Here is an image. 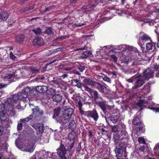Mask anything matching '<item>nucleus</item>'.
Instances as JSON below:
<instances>
[{
  "instance_id": "nucleus-1",
  "label": "nucleus",
  "mask_w": 159,
  "mask_h": 159,
  "mask_svg": "<svg viewBox=\"0 0 159 159\" xmlns=\"http://www.w3.org/2000/svg\"><path fill=\"white\" fill-rule=\"evenodd\" d=\"M117 48L118 49L123 51H130V54H129V56L131 58L133 57V59L135 58L136 57H137V55H139L138 50L132 46L122 44L118 46Z\"/></svg>"
},
{
  "instance_id": "nucleus-2",
  "label": "nucleus",
  "mask_w": 159,
  "mask_h": 159,
  "mask_svg": "<svg viewBox=\"0 0 159 159\" xmlns=\"http://www.w3.org/2000/svg\"><path fill=\"white\" fill-rule=\"evenodd\" d=\"M73 110L71 109H68L63 113L62 115L60 116L58 119V121L61 124L65 125L70 121L73 113Z\"/></svg>"
},
{
  "instance_id": "nucleus-3",
  "label": "nucleus",
  "mask_w": 159,
  "mask_h": 159,
  "mask_svg": "<svg viewBox=\"0 0 159 159\" xmlns=\"http://www.w3.org/2000/svg\"><path fill=\"white\" fill-rule=\"evenodd\" d=\"M134 85L132 87V90L136 89L139 87H141L144 83L145 80L143 76L141 75H135Z\"/></svg>"
},
{
  "instance_id": "nucleus-4",
  "label": "nucleus",
  "mask_w": 159,
  "mask_h": 159,
  "mask_svg": "<svg viewBox=\"0 0 159 159\" xmlns=\"http://www.w3.org/2000/svg\"><path fill=\"white\" fill-rule=\"evenodd\" d=\"M57 150L59 159H67L65 156L67 150L64 146L62 144L61 140V145Z\"/></svg>"
},
{
  "instance_id": "nucleus-5",
  "label": "nucleus",
  "mask_w": 159,
  "mask_h": 159,
  "mask_svg": "<svg viewBox=\"0 0 159 159\" xmlns=\"http://www.w3.org/2000/svg\"><path fill=\"white\" fill-rule=\"evenodd\" d=\"M151 41L150 37L147 34L143 32H141L139 34V40L138 43L139 45H142L144 42Z\"/></svg>"
},
{
  "instance_id": "nucleus-6",
  "label": "nucleus",
  "mask_w": 159,
  "mask_h": 159,
  "mask_svg": "<svg viewBox=\"0 0 159 159\" xmlns=\"http://www.w3.org/2000/svg\"><path fill=\"white\" fill-rule=\"evenodd\" d=\"M32 126L36 130L38 135H41L44 131V126L42 123H34Z\"/></svg>"
},
{
  "instance_id": "nucleus-7",
  "label": "nucleus",
  "mask_w": 159,
  "mask_h": 159,
  "mask_svg": "<svg viewBox=\"0 0 159 159\" xmlns=\"http://www.w3.org/2000/svg\"><path fill=\"white\" fill-rule=\"evenodd\" d=\"M24 149L27 152H32L35 149L34 144L30 140H27Z\"/></svg>"
},
{
  "instance_id": "nucleus-8",
  "label": "nucleus",
  "mask_w": 159,
  "mask_h": 159,
  "mask_svg": "<svg viewBox=\"0 0 159 159\" xmlns=\"http://www.w3.org/2000/svg\"><path fill=\"white\" fill-rule=\"evenodd\" d=\"M154 75L153 71L150 69L148 68L143 72V78L145 80H148L150 78H152Z\"/></svg>"
},
{
  "instance_id": "nucleus-9",
  "label": "nucleus",
  "mask_w": 159,
  "mask_h": 159,
  "mask_svg": "<svg viewBox=\"0 0 159 159\" xmlns=\"http://www.w3.org/2000/svg\"><path fill=\"white\" fill-rule=\"evenodd\" d=\"M144 131V129L143 127H138L136 128L135 130H133L131 135L133 139H136L138 138L139 135L140 133Z\"/></svg>"
},
{
  "instance_id": "nucleus-10",
  "label": "nucleus",
  "mask_w": 159,
  "mask_h": 159,
  "mask_svg": "<svg viewBox=\"0 0 159 159\" xmlns=\"http://www.w3.org/2000/svg\"><path fill=\"white\" fill-rule=\"evenodd\" d=\"M85 115L88 117H90L93 119L94 121H97L99 117V116L95 110L92 111H87L85 112Z\"/></svg>"
},
{
  "instance_id": "nucleus-11",
  "label": "nucleus",
  "mask_w": 159,
  "mask_h": 159,
  "mask_svg": "<svg viewBox=\"0 0 159 159\" xmlns=\"http://www.w3.org/2000/svg\"><path fill=\"white\" fill-rule=\"evenodd\" d=\"M27 140H16V145L19 149H24Z\"/></svg>"
},
{
  "instance_id": "nucleus-12",
  "label": "nucleus",
  "mask_w": 159,
  "mask_h": 159,
  "mask_svg": "<svg viewBox=\"0 0 159 159\" xmlns=\"http://www.w3.org/2000/svg\"><path fill=\"white\" fill-rule=\"evenodd\" d=\"M125 128V126L124 124L121 123L118 125H115L112 127V130L113 132H116L120 131L121 130H123Z\"/></svg>"
},
{
  "instance_id": "nucleus-13",
  "label": "nucleus",
  "mask_w": 159,
  "mask_h": 159,
  "mask_svg": "<svg viewBox=\"0 0 159 159\" xmlns=\"http://www.w3.org/2000/svg\"><path fill=\"white\" fill-rule=\"evenodd\" d=\"M32 110L33 112V116L35 117L41 116L43 114V111L39 109L38 107L32 109Z\"/></svg>"
},
{
  "instance_id": "nucleus-14",
  "label": "nucleus",
  "mask_w": 159,
  "mask_h": 159,
  "mask_svg": "<svg viewBox=\"0 0 159 159\" xmlns=\"http://www.w3.org/2000/svg\"><path fill=\"white\" fill-rule=\"evenodd\" d=\"M18 99H19V96L18 94H14L12 96V98H9L7 99L6 102V103H8L10 105L12 106L14 102H16Z\"/></svg>"
},
{
  "instance_id": "nucleus-15",
  "label": "nucleus",
  "mask_w": 159,
  "mask_h": 159,
  "mask_svg": "<svg viewBox=\"0 0 159 159\" xmlns=\"http://www.w3.org/2000/svg\"><path fill=\"white\" fill-rule=\"evenodd\" d=\"M83 82L84 84H83L88 85L92 86L93 88L95 86L96 82L92 81L89 79H85L84 80Z\"/></svg>"
},
{
  "instance_id": "nucleus-16",
  "label": "nucleus",
  "mask_w": 159,
  "mask_h": 159,
  "mask_svg": "<svg viewBox=\"0 0 159 159\" xmlns=\"http://www.w3.org/2000/svg\"><path fill=\"white\" fill-rule=\"evenodd\" d=\"M3 80L6 81H8V83H10L11 81L14 78L13 75L10 74H6L3 77H2Z\"/></svg>"
},
{
  "instance_id": "nucleus-17",
  "label": "nucleus",
  "mask_w": 159,
  "mask_h": 159,
  "mask_svg": "<svg viewBox=\"0 0 159 159\" xmlns=\"http://www.w3.org/2000/svg\"><path fill=\"white\" fill-rule=\"evenodd\" d=\"M36 90L40 93L46 92L47 90V87L46 86H38L36 87Z\"/></svg>"
},
{
  "instance_id": "nucleus-18",
  "label": "nucleus",
  "mask_w": 159,
  "mask_h": 159,
  "mask_svg": "<svg viewBox=\"0 0 159 159\" xmlns=\"http://www.w3.org/2000/svg\"><path fill=\"white\" fill-rule=\"evenodd\" d=\"M71 82L73 84L74 83L76 84L75 85V86L78 88L81 89V90L82 91H83L81 89L82 87L83 86V84L82 85V83L80 80L77 79H74L71 80Z\"/></svg>"
},
{
  "instance_id": "nucleus-19",
  "label": "nucleus",
  "mask_w": 159,
  "mask_h": 159,
  "mask_svg": "<svg viewBox=\"0 0 159 159\" xmlns=\"http://www.w3.org/2000/svg\"><path fill=\"white\" fill-rule=\"evenodd\" d=\"M9 16L8 13L6 11H3L0 14V19L2 20L6 21Z\"/></svg>"
},
{
  "instance_id": "nucleus-20",
  "label": "nucleus",
  "mask_w": 159,
  "mask_h": 159,
  "mask_svg": "<svg viewBox=\"0 0 159 159\" xmlns=\"http://www.w3.org/2000/svg\"><path fill=\"white\" fill-rule=\"evenodd\" d=\"M26 66V67H27L28 68H26V70L25 72V73H26L28 72V70H30V73H32V74H33L34 73H38L39 72V70L38 69L35 67H31V66Z\"/></svg>"
},
{
  "instance_id": "nucleus-21",
  "label": "nucleus",
  "mask_w": 159,
  "mask_h": 159,
  "mask_svg": "<svg viewBox=\"0 0 159 159\" xmlns=\"http://www.w3.org/2000/svg\"><path fill=\"white\" fill-rule=\"evenodd\" d=\"M94 87H96L102 93H104V89L105 88L104 85L96 82Z\"/></svg>"
},
{
  "instance_id": "nucleus-22",
  "label": "nucleus",
  "mask_w": 159,
  "mask_h": 159,
  "mask_svg": "<svg viewBox=\"0 0 159 159\" xmlns=\"http://www.w3.org/2000/svg\"><path fill=\"white\" fill-rule=\"evenodd\" d=\"M94 87H96L102 93H104V89L105 88L104 85L96 82Z\"/></svg>"
},
{
  "instance_id": "nucleus-23",
  "label": "nucleus",
  "mask_w": 159,
  "mask_h": 159,
  "mask_svg": "<svg viewBox=\"0 0 159 159\" xmlns=\"http://www.w3.org/2000/svg\"><path fill=\"white\" fill-rule=\"evenodd\" d=\"M52 98L54 102H61L62 100V97L60 94H55L53 95Z\"/></svg>"
},
{
  "instance_id": "nucleus-24",
  "label": "nucleus",
  "mask_w": 159,
  "mask_h": 159,
  "mask_svg": "<svg viewBox=\"0 0 159 159\" xmlns=\"http://www.w3.org/2000/svg\"><path fill=\"white\" fill-rule=\"evenodd\" d=\"M34 42L38 45H42L44 41L43 39L40 37H36L34 40Z\"/></svg>"
},
{
  "instance_id": "nucleus-25",
  "label": "nucleus",
  "mask_w": 159,
  "mask_h": 159,
  "mask_svg": "<svg viewBox=\"0 0 159 159\" xmlns=\"http://www.w3.org/2000/svg\"><path fill=\"white\" fill-rule=\"evenodd\" d=\"M95 7L94 5L90 4L87 6H84L82 8L83 10H84L85 11L87 12L93 9Z\"/></svg>"
},
{
  "instance_id": "nucleus-26",
  "label": "nucleus",
  "mask_w": 159,
  "mask_h": 159,
  "mask_svg": "<svg viewBox=\"0 0 159 159\" xmlns=\"http://www.w3.org/2000/svg\"><path fill=\"white\" fill-rule=\"evenodd\" d=\"M24 39V36L23 35H21L17 36L16 39V42L19 44H21L23 42Z\"/></svg>"
},
{
  "instance_id": "nucleus-27",
  "label": "nucleus",
  "mask_w": 159,
  "mask_h": 159,
  "mask_svg": "<svg viewBox=\"0 0 159 159\" xmlns=\"http://www.w3.org/2000/svg\"><path fill=\"white\" fill-rule=\"evenodd\" d=\"M98 104L103 112L105 113L106 102L104 101H100L98 102Z\"/></svg>"
},
{
  "instance_id": "nucleus-28",
  "label": "nucleus",
  "mask_w": 159,
  "mask_h": 159,
  "mask_svg": "<svg viewBox=\"0 0 159 159\" xmlns=\"http://www.w3.org/2000/svg\"><path fill=\"white\" fill-rule=\"evenodd\" d=\"M7 116V115L4 112L0 113V122L2 123L6 120Z\"/></svg>"
},
{
  "instance_id": "nucleus-29",
  "label": "nucleus",
  "mask_w": 159,
  "mask_h": 159,
  "mask_svg": "<svg viewBox=\"0 0 159 159\" xmlns=\"http://www.w3.org/2000/svg\"><path fill=\"white\" fill-rule=\"evenodd\" d=\"M110 120L113 123H115L119 121V116H112L111 117Z\"/></svg>"
},
{
  "instance_id": "nucleus-30",
  "label": "nucleus",
  "mask_w": 159,
  "mask_h": 159,
  "mask_svg": "<svg viewBox=\"0 0 159 159\" xmlns=\"http://www.w3.org/2000/svg\"><path fill=\"white\" fill-rule=\"evenodd\" d=\"M106 151L101 149L100 150L99 153L98 154V157L100 158H103L106 156Z\"/></svg>"
},
{
  "instance_id": "nucleus-31",
  "label": "nucleus",
  "mask_w": 159,
  "mask_h": 159,
  "mask_svg": "<svg viewBox=\"0 0 159 159\" xmlns=\"http://www.w3.org/2000/svg\"><path fill=\"white\" fill-rule=\"evenodd\" d=\"M56 90L52 88L48 89L47 88V90L46 91L47 93L49 95H53L56 93Z\"/></svg>"
},
{
  "instance_id": "nucleus-32",
  "label": "nucleus",
  "mask_w": 159,
  "mask_h": 159,
  "mask_svg": "<svg viewBox=\"0 0 159 159\" xmlns=\"http://www.w3.org/2000/svg\"><path fill=\"white\" fill-rule=\"evenodd\" d=\"M124 149L123 148H119L117 151V155L118 157H121L123 155V153L124 152H123Z\"/></svg>"
},
{
  "instance_id": "nucleus-33",
  "label": "nucleus",
  "mask_w": 159,
  "mask_h": 159,
  "mask_svg": "<svg viewBox=\"0 0 159 159\" xmlns=\"http://www.w3.org/2000/svg\"><path fill=\"white\" fill-rule=\"evenodd\" d=\"M76 124L74 120H71L69 125V128L71 129H73L75 128Z\"/></svg>"
},
{
  "instance_id": "nucleus-34",
  "label": "nucleus",
  "mask_w": 159,
  "mask_h": 159,
  "mask_svg": "<svg viewBox=\"0 0 159 159\" xmlns=\"http://www.w3.org/2000/svg\"><path fill=\"white\" fill-rule=\"evenodd\" d=\"M32 31L36 34H39L42 33V30L39 27L33 29Z\"/></svg>"
},
{
  "instance_id": "nucleus-35",
  "label": "nucleus",
  "mask_w": 159,
  "mask_h": 159,
  "mask_svg": "<svg viewBox=\"0 0 159 159\" xmlns=\"http://www.w3.org/2000/svg\"><path fill=\"white\" fill-rule=\"evenodd\" d=\"M76 136V134L75 132L73 131L70 133L68 135L69 139H74Z\"/></svg>"
},
{
  "instance_id": "nucleus-36",
  "label": "nucleus",
  "mask_w": 159,
  "mask_h": 159,
  "mask_svg": "<svg viewBox=\"0 0 159 159\" xmlns=\"http://www.w3.org/2000/svg\"><path fill=\"white\" fill-rule=\"evenodd\" d=\"M140 122V120L139 117L136 116L134 117L133 121V123L135 125H138Z\"/></svg>"
},
{
  "instance_id": "nucleus-37",
  "label": "nucleus",
  "mask_w": 159,
  "mask_h": 159,
  "mask_svg": "<svg viewBox=\"0 0 159 159\" xmlns=\"http://www.w3.org/2000/svg\"><path fill=\"white\" fill-rule=\"evenodd\" d=\"M32 119L31 116H30L25 119H20L19 121V122L25 123L26 122L29 121L30 120Z\"/></svg>"
},
{
  "instance_id": "nucleus-38",
  "label": "nucleus",
  "mask_w": 159,
  "mask_h": 159,
  "mask_svg": "<svg viewBox=\"0 0 159 159\" xmlns=\"http://www.w3.org/2000/svg\"><path fill=\"white\" fill-rule=\"evenodd\" d=\"M18 96H19V99L22 100L23 98L27 97V96L24 93L21 92L18 93Z\"/></svg>"
},
{
  "instance_id": "nucleus-39",
  "label": "nucleus",
  "mask_w": 159,
  "mask_h": 159,
  "mask_svg": "<svg viewBox=\"0 0 159 159\" xmlns=\"http://www.w3.org/2000/svg\"><path fill=\"white\" fill-rule=\"evenodd\" d=\"M74 145V142H73L67 148V149L66 150L67 151H68L69 152V154L71 156L72 155V152L70 151L72 148H73Z\"/></svg>"
},
{
  "instance_id": "nucleus-40",
  "label": "nucleus",
  "mask_w": 159,
  "mask_h": 159,
  "mask_svg": "<svg viewBox=\"0 0 159 159\" xmlns=\"http://www.w3.org/2000/svg\"><path fill=\"white\" fill-rule=\"evenodd\" d=\"M61 108L60 107L56 108L54 110V116H58L60 113Z\"/></svg>"
},
{
  "instance_id": "nucleus-41",
  "label": "nucleus",
  "mask_w": 159,
  "mask_h": 159,
  "mask_svg": "<svg viewBox=\"0 0 159 159\" xmlns=\"http://www.w3.org/2000/svg\"><path fill=\"white\" fill-rule=\"evenodd\" d=\"M2 144V149L5 150L7 151V150L8 148V147L9 145L8 144L6 143V141L4 142H3Z\"/></svg>"
},
{
  "instance_id": "nucleus-42",
  "label": "nucleus",
  "mask_w": 159,
  "mask_h": 159,
  "mask_svg": "<svg viewBox=\"0 0 159 159\" xmlns=\"http://www.w3.org/2000/svg\"><path fill=\"white\" fill-rule=\"evenodd\" d=\"M83 86L84 87L85 90L88 92L90 94H91L93 93V90L92 89L89 88L85 85L83 84Z\"/></svg>"
},
{
  "instance_id": "nucleus-43",
  "label": "nucleus",
  "mask_w": 159,
  "mask_h": 159,
  "mask_svg": "<svg viewBox=\"0 0 159 159\" xmlns=\"http://www.w3.org/2000/svg\"><path fill=\"white\" fill-rule=\"evenodd\" d=\"M83 54L85 55V57H91V55H92L91 52L88 50L84 52L83 53Z\"/></svg>"
},
{
  "instance_id": "nucleus-44",
  "label": "nucleus",
  "mask_w": 159,
  "mask_h": 159,
  "mask_svg": "<svg viewBox=\"0 0 159 159\" xmlns=\"http://www.w3.org/2000/svg\"><path fill=\"white\" fill-rule=\"evenodd\" d=\"M152 44L151 43H148L146 44V48L147 50H151L152 47Z\"/></svg>"
},
{
  "instance_id": "nucleus-45",
  "label": "nucleus",
  "mask_w": 159,
  "mask_h": 159,
  "mask_svg": "<svg viewBox=\"0 0 159 159\" xmlns=\"http://www.w3.org/2000/svg\"><path fill=\"white\" fill-rule=\"evenodd\" d=\"M30 88L28 87L25 88L23 89V91H22V92L24 93L27 96L29 93H30Z\"/></svg>"
},
{
  "instance_id": "nucleus-46",
  "label": "nucleus",
  "mask_w": 159,
  "mask_h": 159,
  "mask_svg": "<svg viewBox=\"0 0 159 159\" xmlns=\"http://www.w3.org/2000/svg\"><path fill=\"white\" fill-rule=\"evenodd\" d=\"M93 97L95 100H96L98 98H101V97H99L98 95V92L96 91H93Z\"/></svg>"
},
{
  "instance_id": "nucleus-47",
  "label": "nucleus",
  "mask_w": 159,
  "mask_h": 159,
  "mask_svg": "<svg viewBox=\"0 0 159 159\" xmlns=\"http://www.w3.org/2000/svg\"><path fill=\"white\" fill-rule=\"evenodd\" d=\"M135 75L132 77L130 78L129 79H126V81L129 83H134V80H135Z\"/></svg>"
},
{
  "instance_id": "nucleus-48",
  "label": "nucleus",
  "mask_w": 159,
  "mask_h": 159,
  "mask_svg": "<svg viewBox=\"0 0 159 159\" xmlns=\"http://www.w3.org/2000/svg\"><path fill=\"white\" fill-rule=\"evenodd\" d=\"M5 110V106L4 104H1L0 105V113L4 112Z\"/></svg>"
},
{
  "instance_id": "nucleus-49",
  "label": "nucleus",
  "mask_w": 159,
  "mask_h": 159,
  "mask_svg": "<svg viewBox=\"0 0 159 159\" xmlns=\"http://www.w3.org/2000/svg\"><path fill=\"white\" fill-rule=\"evenodd\" d=\"M45 32L48 34H50L52 33V30L50 27H48L45 30Z\"/></svg>"
},
{
  "instance_id": "nucleus-50",
  "label": "nucleus",
  "mask_w": 159,
  "mask_h": 159,
  "mask_svg": "<svg viewBox=\"0 0 159 159\" xmlns=\"http://www.w3.org/2000/svg\"><path fill=\"white\" fill-rule=\"evenodd\" d=\"M39 143L41 144H44L45 143H48L49 142V140H39Z\"/></svg>"
},
{
  "instance_id": "nucleus-51",
  "label": "nucleus",
  "mask_w": 159,
  "mask_h": 159,
  "mask_svg": "<svg viewBox=\"0 0 159 159\" xmlns=\"http://www.w3.org/2000/svg\"><path fill=\"white\" fill-rule=\"evenodd\" d=\"M140 147L139 148V150L140 152H145V147L144 145H139Z\"/></svg>"
},
{
  "instance_id": "nucleus-52",
  "label": "nucleus",
  "mask_w": 159,
  "mask_h": 159,
  "mask_svg": "<svg viewBox=\"0 0 159 159\" xmlns=\"http://www.w3.org/2000/svg\"><path fill=\"white\" fill-rule=\"evenodd\" d=\"M119 148H123L125 149L126 147V145L123 143H120L119 144Z\"/></svg>"
},
{
  "instance_id": "nucleus-53",
  "label": "nucleus",
  "mask_w": 159,
  "mask_h": 159,
  "mask_svg": "<svg viewBox=\"0 0 159 159\" xmlns=\"http://www.w3.org/2000/svg\"><path fill=\"white\" fill-rule=\"evenodd\" d=\"M85 69V66H80L78 68L80 72H82Z\"/></svg>"
},
{
  "instance_id": "nucleus-54",
  "label": "nucleus",
  "mask_w": 159,
  "mask_h": 159,
  "mask_svg": "<svg viewBox=\"0 0 159 159\" xmlns=\"http://www.w3.org/2000/svg\"><path fill=\"white\" fill-rule=\"evenodd\" d=\"M44 79L43 77H39L36 79V80L37 82H41L40 80H43Z\"/></svg>"
},
{
  "instance_id": "nucleus-55",
  "label": "nucleus",
  "mask_w": 159,
  "mask_h": 159,
  "mask_svg": "<svg viewBox=\"0 0 159 159\" xmlns=\"http://www.w3.org/2000/svg\"><path fill=\"white\" fill-rule=\"evenodd\" d=\"M22 123L20 122V123H18L17 125V128L19 130H21L22 128Z\"/></svg>"
},
{
  "instance_id": "nucleus-56",
  "label": "nucleus",
  "mask_w": 159,
  "mask_h": 159,
  "mask_svg": "<svg viewBox=\"0 0 159 159\" xmlns=\"http://www.w3.org/2000/svg\"><path fill=\"white\" fill-rule=\"evenodd\" d=\"M138 140L139 143L145 144L147 146L145 140Z\"/></svg>"
},
{
  "instance_id": "nucleus-57",
  "label": "nucleus",
  "mask_w": 159,
  "mask_h": 159,
  "mask_svg": "<svg viewBox=\"0 0 159 159\" xmlns=\"http://www.w3.org/2000/svg\"><path fill=\"white\" fill-rule=\"evenodd\" d=\"M66 37H67L66 36L64 35V36L60 37L58 38H57V40H60L65 39L66 38Z\"/></svg>"
},
{
  "instance_id": "nucleus-58",
  "label": "nucleus",
  "mask_w": 159,
  "mask_h": 159,
  "mask_svg": "<svg viewBox=\"0 0 159 159\" xmlns=\"http://www.w3.org/2000/svg\"><path fill=\"white\" fill-rule=\"evenodd\" d=\"M99 140H94V141L95 143H98V146H101V144L102 145V143L99 142Z\"/></svg>"
},
{
  "instance_id": "nucleus-59",
  "label": "nucleus",
  "mask_w": 159,
  "mask_h": 159,
  "mask_svg": "<svg viewBox=\"0 0 159 159\" xmlns=\"http://www.w3.org/2000/svg\"><path fill=\"white\" fill-rule=\"evenodd\" d=\"M53 6H50L49 7L47 8L46 9L45 11H44V12L45 11H50V10L53 9Z\"/></svg>"
},
{
  "instance_id": "nucleus-60",
  "label": "nucleus",
  "mask_w": 159,
  "mask_h": 159,
  "mask_svg": "<svg viewBox=\"0 0 159 159\" xmlns=\"http://www.w3.org/2000/svg\"><path fill=\"white\" fill-rule=\"evenodd\" d=\"M85 24H78L77 23H75L74 24V26L75 27H80L81 26H83Z\"/></svg>"
},
{
  "instance_id": "nucleus-61",
  "label": "nucleus",
  "mask_w": 159,
  "mask_h": 159,
  "mask_svg": "<svg viewBox=\"0 0 159 159\" xmlns=\"http://www.w3.org/2000/svg\"><path fill=\"white\" fill-rule=\"evenodd\" d=\"M103 80H104V81L107 82H109L111 80L109 78L106 76L104 77L103 78Z\"/></svg>"
},
{
  "instance_id": "nucleus-62",
  "label": "nucleus",
  "mask_w": 159,
  "mask_h": 159,
  "mask_svg": "<svg viewBox=\"0 0 159 159\" xmlns=\"http://www.w3.org/2000/svg\"><path fill=\"white\" fill-rule=\"evenodd\" d=\"M34 7L33 6H31V7H27L25 9V10H24V11H28L29 10H30L34 8Z\"/></svg>"
},
{
  "instance_id": "nucleus-63",
  "label": "nucleus",
  "mask_w": 159,
  "mask_h": 159,
  "mask_svg": "<svg viewBox=\"0 0 159 159\" xmlns=\"http://www.w3.org/2000/svg\"><path fill=\"white\" fill-rule=\"evenodd\" d=\"M10 57L12 59H15L16 58V57L13 55L12 52H11L10 53Z\"/></svg>"
},
{
  "instance_id": "nucleus-64",
  "label": "nucleus",
  "mask_w": 159,
  "mask_h": 159,
  "mask_svg": "<svg viewBox=\"0 0 159 159\" xmlns=\"http://www.w3.org/2000/svg\"><path fill=\"white\" fill-rule=\"evenodd\" d=\"M62 48H58L56 49H55L54 50V51L53 52H59V51H61V49H62Z\"/></svg>"
}]
</instances>
